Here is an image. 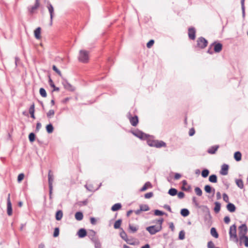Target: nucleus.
<instances>
[{
  "mask_svg": "<svg viewBox=\"0 0 248 248\" xmlns=\"http://www.w3.org/2000/svg\"><path fill=\"white\" fill-rule=\"evenodd\" d=\"M192 203L195 205V206L198 209H202V211L205 213L204 216V219L206 220L207 219H211V216L210 214V212L209 208L206 205H200L199 202L197 200V198L195 196L192 197Z\"/></svg>",
  "mask_w": 248,
  "mask_h": 248,
  "instance_id": "nucleus-1",
  "label": "nucleus"
},
{
  "mask_svg": "<svg viewBox=\"0 0 248 248\" xmlns=\"http://www.w3.org/2000/svg\"><path fill=\"white\" fill-rule=\"evenodd\" d=\"M147 143L150 147H155L157 148L161 147H166V143L162 140H154L150 139H147Z\"/></svg>",
  "mask_w": 248,
  "mask_h": 248,
  "instance_id": "nucleus-2",
  "label": "nucleus"
},
{
  "mask_svg": "<svg viewBox=\"0 0 248 248\" xmlns=\"http://www.w3.org/2000/svg\"><path fill=\"white\" fill-rule=\"evenodd\" d=\"M229 233L230 239H232L235 243H238L239 238L236 233V226L235 224H233L230 227Z\"/></svg>",
  "mask_w": 248,
  "mask_h": 248,
  "instance_id": "nucleus-3",
  "label": "nucleus"
},
{
  "mask_svg": "<svg viewBox=\"0 0 248 248\" xmlns=\"http://www.w3.org/2000/svg\"><path fill=\"white\" fill-rule=\"evenodd\" d=\"M208 44V41L203 37L201 36L197 38L196 45L194 46V47L202 49L207 46Z\"/></svg>",
  "mask_w": 248,
  "mask_h": 248,
  "instance_id": "nucleus-4",
  "label": "nucleus"
},
{
  "mask_svg": "<svg viewBox=\"0 0 248 248\" xmlns=\"http://www.w3.org/2000/svg\"><path fill=\"white\" fill-rule=\"evenodd\" d=\"M131 132L135 137L139 138L141 140H145L150 136L149 135L145 134L138 129L134 131H131Z\"/></svg>",
  "mask_w": 248,
  "mask_h": 248,
  "instance_id": "nucleus-5",
  "label": "nucleus"
},
{
  "mask_svg": "<svg viewBox=\"0 0 248 248\" xmlns=\"http://www.w3.org/2000/svg\"><path fill=\"white\" fill-rule=\"evenodd\" d=\"M78 60L83 63H87L89 60V52L84 50H81L79 52Z\"/></svg>",
  "mask_w": 248,
  "mask_h": 248,
  "instance_id": "nucleus-6",
  "label": "nucleus"
},
{
  "mask_svg": "<svg viewBox=\"0 0 248 248\" xmlns=\"http://www.w3.org/2000/svg\"><path fill=\"white\" fill-rule=\"evenodd\" d=\"M127 118L129 119L131 124L133 126H136L139 123V118L137 115L132 116L130 112L127 113L126 115Z\"/></svg>",
  "mask_w": 248,
  "mask_h": 248,
  "instance_id": "nucleus-7",
  "label": "nucleus"
},
{
  "mask_svg": "<svg viewBox=\"0 0 248 248\" xmlns=\"http://www.w3.org/2000/svg\"><path fill=\"white\" fill-rule=\"evenodd\" d=\"M162 229V226H157L156 225H152L146 228V230L149 232L151 235H154L156 233L160 232Z\"/></svg>",
  "mask_w": 248,
  "mask_h": 248,
  "instance_id": "nucleus-8",
  "label": "nucleus"
},
{
  "mask_svg": "<svg viewBox=\"0 0 248 248\" xmlns=\"http://www.w3.org/2000/svg\"><path fill=\"white\" fill-rule=\"evenodd\" d=\"M211 46H214V51L215 53L220 52L223 48V45L221 43L217 41H215L211 44Z\"/></svg>",
  "mask_w": 248,
  "mask_h": 248,
  "instance_id": "nucleus-9",
  "label": "nucleus"
},
{
  "mask_svg": "<svg viewBox=\"0 0 248 248\" xmlns=\"http://www.w3.org/2000/svg\"><path fill=\"white\" fill-rule=\"evenodd\" d=\"M46 7L49 11V14H50V24L52 25V20L54 16V8L50 3V1H48L47 2V5Z\"/></svg>",
  "mask_w": 248,
  "mask_h": 248,
  "instance_id": "nucleus-10",
  "label": "nucleus"
},
{
  "mask_svg": "<svg viewBox=\"0 0 248 248\" xmlns=\"http://www.w3.org/2000/svg\"><path fill=\"white\" fill-rule=\"evenodd\" d=\"M7 213L9 216H12L13 214L12 205L10 201V194H8L7 199Z\"/></svg>",
  "mask_w": 248,
  "mask_h": 248,
  "instance_id": "nucleus-11",
  "label": "nucleus"
},
{
  "mask_svg": "<svg viewBox=\"0 0 248 248\" xmlns=\"http://www.w3.org/2000/svg\"><path fill=\"white\" fill-rule=\"evenodd\" d=\"M239 230V237H240L242 235H246L248 232V227L246 224H243L238 227Z\"/></svg>",
  "mask_w": 248,
  "mask_h": 248,
  "instance_id": "nucleus-12",
  "label": "nucleus"
},
{
  "mask_svg": "<svg viewBox=\"0 0 248 248\" xmlns=\"http://www.w3.org/2000/svg\"><path fill=\"white\" fill-rule=\"evenodd\" d=\"M196 29L193 27H190L188 29V36L189 39L194 40L196 38Z\"/></svg>",
  "mask_w": 248,
  "mask_h": 248,
  "instance_id": "nucleus-13",
  "label": "nucleus"
},
{
  "mask_svg": "<svg viewBox=\"0 0 248 248\" xmlns=\"http://www.w3.org/2000/svg\"><path fill=\"white\" fill-rule=\"evenodd\" d=\"M62 84L65 89L71 92H73L75 91V88L71 84L68 82V81L66 79L63 78Z\"/></svg>",
  "mask_w": 248,
  "mask_h": 248,
  "instance_id": "nucleus-14",
  "label": "nucleus"
},
{
  "mask_svg": "<svg viewBox=\"0 0 248 248\" xmlns=\"http://www.w3.org/2000/svg\"><path fill=\"white\" fill-rule=\"evenodd\" d=\"M239 245L241 246L243 243L246 247H248V236L247 235H242L239 238Z\"/></svg>",
  "mask_w": 248,
  "mask_h": 248,
  "instance_id": "nucleus-15",
  "label": "nucleus"
},
{
  "mask_svg": "<svg viewBox=\"0 0 248 248\" xmlns=\"http://www.w3.org/2000/svg\"><path fill=\"white\" fill-rule=\"evenodd\" d=\"M40 6V0H35L34 5L28 8L30 14H33L34 10L37 9Z\"/></svg>",
  "mask_w": 248,
  "mask_h": 248,
  "instance_id": "nucleus-16",
  "label": "nucleus"
},
{
  "mask_svg": "<svg viewBox=\"0 0 248 248\" xmlns=\"http://www.w3.org/2000/svg\"><path fill=\"white\" fill-rule=\"evenodd\" d=\"M88 237L93 243L99 240L97 236H96V232L93 230L90 231Z\"/></svg>",
  "mask_w": 248,
  "mask_h": 248,
  "instance_id": "nucleus-17",
  "label": "nucleus"
},
{
  "mask_svg": "<svg viewBox=\"0 0 248 248\" xmlns=\"http://www.w3.org/2000/svg\"><path fill=\"white\" fill-rule=\"evenodd\" d=\"M229 166L228 164H224L221 166L220 173L223 175H226L228 173Z\"/></svg>",
  "mask_w": 248,
  "mask_h": 248,
  "instance_id": "nucleus-18",
  "label": "nucleus"
},
{
  "mask_svg": "<svg viewBox=\"0 0 248 248\" xmlns=\"http://www.w3.org/2000/svg\"><path fill=\"white\" fill-rule=\"evenodd\" d=\"M121 231L120 232V237L127 243H129L130 245H133V243H129L128 242V239L127 237V235L125 232L123 228H121Z\"/></svg>",
  "mask_w": 248,
  "mask_h": 248,
  "instance_id": "nucleus-19",
  "label": "nucleus"
},
{
  "mask_svg": "<svg viewBox=\"0 0 248 248\" xmlns=\"http://www.w3.org/2000/svg\"><path fill=\"white\" fill-rule=\"evenodd\" d=\"M204 191L207 193H213V196L214 195L215 193V189L212 187L210 185H206L204 187Z\"/></svg>",
  "mask_w": 248,
  "mask_h": 248,
  "instance_id": "nucleus-20",
  "label": "nucleus"
},
{
  "mask_svg": "<svg viewBox=\"0 0 248 248\" xmlns=\"http://www.w3.org/2000/svg\"><path fill=\"white\" fill-rule=\"evenodd\" d=\"M139 229V226L138 225L134 226V225L129 223L128 224V232L130 233H135Z\"/></svg>",
  "mask_w": 248,
  "mask_h": 248,
  "instance_id": "nucleus-21",
  "label": "nucleus"
},
{
  "mask_svg": "<svg viewBox=\"0 0 248 248\" xmlns=\"http://www.w3.org/2000/svg\"><path fill=\"white\" fill-rule=\"evenodd\" d=\"M77 234L79 238H84L87 235V232L86 229L84 228H81L78 230V231L77 232Z\"/></svg>",
  "mask_w": 248,
  "mask_h": 248,
  "instance_id": "nucleus-22",
  "label": "nucleus"
},
{
  "mask_svg": "<svg viewBox=\"0 0 248 248\" xmlns=\"http://www.w3.org/2000/svg\"><path fill=\"white\" fill-rule=\"evenodd\" d=\"M54 180V176L51 170H49L48 173V186H53Z\"/></svg>",
  "mask_w": 248,
  "mask_h": 248,
  "instance_id": "nucleus-23",
  "label": "nucleus"
},
{
  "mask_svg": "<svg viewBox=\"0 0 248 248\" xmlns=\"http://www.w3.org/2000/svg\"><path fill=\"white\" fill-rule=\"evenodd\" d=\"M226 208L227 210L231 213L234 212L236 210V206L235 205L232 203L229 202Z\"/></svg>",
  "mask_w": 248,
  "mask_h": 248,
  "instance_id": "nucleus-24",
  "label": "nucleus"
},
{
  "mask_svg": "<svg viewBox=\"0 0 248 248\" xmlns=\"http://www.w3.org/2000/svg\"><path fill=\"white\" fill-rule=\"evenodd\" d=\"M219 147L218 145L212 146L208 149L207 153L211 155L215 154Z\"/></svg>",
  "mask_w": 248,
  "mask_h": 248,
  "instance_id": "nucleus-25",
  "label": "nucleus"
},
{
  "mask_svg": "<svg viewBox=\"0 0 248 248\" xmlns=\"http://www.w3.org/2000/svg\"><path fill=\"white\" fill-rule=\"evenodd\" d=\"M152 185L150 182H147L144 184L143 186L140 189V191L141 192L144 191L149 188H152Z\"/></svg>",
  "mask_w": 248,
  "mask_h": 248,
  "instance_id": "nucleus-26",
  "label": "nucleus"
},
{
  "mask_svg": "<svg viewBox=\"0 0 248 248\" xmlns=\"http://www.w3.org/2000/svg\"><path fill=\"white\" fill-rule=\"evenodd\" d=\"M48 83L50 87L53 88V92H59L60 91V88L59 87H57L55 86L52 79L50 77H49Z\"/></svg>",
  "mask_w": 248,
  "mask_h": 248,
  "instance_id": "nucleus-27",
  "label": "nucleus"
},
{
  "mask_svg": "<svg viewBox=\"0 0 248 248\" xmlns=\"http://www.w3.org/2000/svg\"><path fill=\"white\" fill-rule=\"evenodd\" d=\"M41 28L40 27H38L34 30V37L36 39H39L41 38Z\"/></svg>",
  "mask_w": 248,
  "mask_h": 248,
  "instance_id": "nucleus-28",
  "label": "nucleus"
},
{
  "mask_svg": "<svg viewBox=\"0 0 248 248\" xmlns=\"http://www.w3.org/2000/svg\"><path fill=\"white\" fill-rule=\"evenodd\" d=\"M63 217V212L61 210H58L55 214L56 220L59 221L62 219Z\"/></svg>",
  "mask_w": 248,
  "mask_h": 248,
  "instance_id": "nucleus-29",
  "label": "nucleus"
},
{
  "mask_svg": "<svg viewBox=\"0 0 248 248\" xmlns=\"http://www.w3.org/2000/svg\"><path fill=\"white\" fill-rule=\"evenodd\" d=\"M122 208V204L121 203H117L114 204L111 208V210L112 211H117L119 210Z\"/></svg>",
  "mask_w": 248,
  "mask_h": 248,
  "instance_id": "nucleus-30",
  "label": "nucleus"
},
{
  "mask_svg": "<svg viewBox=\"0 0 248 248\" xmlns=\"http://www.w3.org/2000/svg\"><path fill=\"white\" fill-rule=\"evenodd\" d=\"M75 217L78 221L81 220L83 218V213L80 211L76 212L75 215Z\"/></svg>",
  "mask_w": 248,
  "mask_h": 248,
  "instance_id": "nucleus-31",
  "label": "nucleus"
},
{
  "mask_svg": "<svg viewBox=\"0 0 248 248\" xmlns=\"http://www.w3.org/2000/svg\"><path fill=\"white\" fill-rule=\"evenodd\" d=\"M234 158L236 161H239L242 159V154L240 152L237 151L234 154Z\"/></svg>",
  "mask_w": 248,
  "mask_h": 248,
  "instance_id": "nucleus-32",
  "label": "nucleus"
},
{
  "mask_svg": "<svg viewBox=\"0 0 248 248\" xmlns=\"http://www.w3.org/2000/svg\"><path fill=\"white\" fill-rule=\"evenodd\" d=\"M210 233L212 236H213L215 238H217L219 236L218 233L216 230V229L214 227H212L210 230Z\"/></svg>",
  "mask_w": 248,
  "mask_h": 248,
  "instance_id": "nucleus-33",
  "label": "nucleus"
},
{
  "mask_svg": "<svg viewBox=\"0 0 248 248\" xmlns=\"http://www.w3.org/2000/svg\"><path fill=\"white\" fill-rule=\"evenodd\" d=\"M180 214L182 216L184 217H187L189 214L190 212L189 210L186 208H183L181 210Z\"/></svg>",
  "mask_w": 248,
  "mask_h": 248,
  "instance_id": "nucleus-34",
  "label": "nucleus"
},
{
  "mask_svg": "<svg viewBox=\"0 0 248 248\" xmlns=\"http://www.w3.org/2000/svg\"><path fill=\"white\" fill-rule=\"evenodd\" d=\"M209 181L211 183H216L217 182V177L216 174H212L209 177Z\"/></svg>",
  "mask_w": 248,
  "mask_h": 248,
  "instance_id": "nucleus-35",
  "label": "nucleus"
},
{
  "mask_svg": "<svg viewBox=\"0 0 248 248\" xmlns=\"http://www.w3.org/2000/svg\"><path fill=\"white\" fill-rule=\"evenodd\" d=\"M215 205L214 210L216 213H218L220 210L221 204L218 202H216Z\"/></svg>",
  "mask_w": 248,
  "mask_h": 248,
  "instance_id": "nucleus-36",
  "label": "nucleus"
},
{
  "mask_svg": "<svg viewBox=\"0 0 248 248\" xmlns=\"http://www.w3.org/2000/svg\"><path fill=\"white\" fill-rule=\"evenodd\" d=\"M46 128V130L48 134L52 133L53 132L54 127L51 123L47 124Z\"/></svg>",
  "mask_w": 248,
  "mask_h": 248,
  "instance_id": "nucleus-37",
  "label": "nucleus"
},
{
  "mask_svg": "<svg viewBox=\"0 0 248 248\" xmlns=\"http://www.w3.org/2000/svg\"><path fill=\"white\" fill-rule=\"evenodd\" d=\"M122 219H119L115 221L114 224V228L115 229H120L121 230V225L122 224Z\"/></svg>",
  "mask_w": 248,
  "mask_h": 248,
  "instance_id": "nucleus-38",
  "label": "nucleus"
},
{
  "mask_svg": "<svg viewBox=\"0 0 248 248\" xmlns=\"http://www.w3.org/2000/svg\"><path fill=\"white\" fill-rule=\"evenodd\" d=\"M85 187L88 191H91V192H93V191L97 190L99 188V187L95 189L94 188L93 185H92V184H86L85 185Z\"/></svg>",
  "mask_w": 248,
  "mask_h": 248,
  "instance_id": "nucleus-39",
  "label": "nucleus"
},
{
  "mask_svg": "<svg viewBox=\"0 0 248 248\" xmlns=\"http://www.w3.org/2000/svg\"><path fill=\"white\" fill-rule=\"evenodd\" d=\"M177 190L174 188H170L169 191L168 193L171 196H174L177 194Z\"/></svg>",
  "mask_w": 248,
  "mask_h": 248,
  "instance_id": "nucleus-40",
  "label": "nucleus"
},
{
  "mask_svg": "<svg viewBox=\"0 0 248 248\" xmlns=\"http://www.w3.org/2000/svg\"><path fill=\"white\" fill-rule=\"evenodd\" d=\"M236 184L237 186L238 187H239L241 189L243 188L244 187V184L243 182L242 179H236L235 180Z\"/></svg>",
  "mask_w": 248,
  "mask_h": 248,
  "instance_id": "nucleus-41",
  "label": "nucleus"
},
{
  "mask_svg": "<svg viewBox=\"0 0 248 248\" xmlns=\"http://www.w3.org/2000/svg\"><path fill=\"white\" fill-rule=\"evenodd\" d=\"M154 215L157 216H161L164 215L166 216L167 215V214L165 212L158 209H156L154 211Z\"/></svg>",
  "mask_w": 248,
  "mask_h": 248,
  "instance_id": "nucleus-42",
  "label": "nucleus"
},
{
  "mask_svg": "<svg viewBox=\"0 0 248 248\" xmlns=\"http://www.w3.org/2000/svg\"><path fill=\"white\" fill-rule=\"evenodd\" d=\"M140 207L141 211H147L150 210V208L147 204H140Z\"/></svg>",
  "mask_w": 248,
  "mask_h": 248,
  "instance_id": "nucleus-43",
  "label": "nucleus"
},
{
  "mask_svg": "<svg viewBox=\"0 0 248 248\" xmlns=\"http://www.w3.org/2000/svg\"><path fill=\"white\" fill-rule=\"evenodd\" d=\"M209 174V170L208 169H204L202 171L201 175L202 177L206 178L207 177Z\"/></svg>",
  "mask_w": 248,
  "mask_h": 248,
  "instance_id": "nucleus-44",
  "label": "nucleus"
},
{
  "mask_svg": "<svg viewBox=\"0 0 248 248\" xmlns=\"http://www.w3.org/2000/svg\"><path fill=\"white\" fill-rule=\"evenodd\" d=\"M39 93L41 96L43 97H46L47 96V93L46 90L43 88H41L39 90Z\"/></svg>",
  "mask_w": 248,
  "mask_h": 248,
  "instance_id": "nucleus-45",
  "label": "nucleus"
},
{
  "mask_svg": "<svg viewBox=\"0 0 248 248\" xmlns=\"http://www.w3.org/2000/svg\"><path fill=\"white\" fill-rule=\"evenodd\" d=\"M35 137H36V136L34 133L31 132V133H30V134L29 135V141L31 142H33L35 140Z\"/></svg>",
  "mask_w": 248,
  "mask_h": 248,
  "instance_id": "nucleus-46",
  "label": "nucleus"
},
{
  "mask_svg": "<svg viewBox=\"0 0 248 248\" xmlns=\"http://www.w3.org/2000/svg\"><path fill=\"white\" fill-rule=\"evenodd\" d=\"M195 192L198 196H201L202 195V191L199 187H196L194 189Z\"/></svg>",
  "mask_w": 248,
  "mask_h": 248,
  "instance_id": "nucleus-47",
  "label": "nucleus"
},
{
  "mask_svg": "<svg viewBox=\"0 0 248 248\" xmlns=\"http://www.w3.org/2000/svg\"><path fill=\"white\" fill-rule=\"evenodd\" d=\"M245 0H241V8L243 17H245Z\"/></svg>",
  "mask_w": 248,
  "mask_h": 248,
  "instance_id": "nucleus-48",
  "label": "nucleus"
},
{
  "mask_svg": "<svg viewBox=\"0 0 248 248\" xmlns=\"http://www.w3.org/2000/svg\"><path fill=\"white\" fill-rule=\"evenodd\" d=\"M185 232L184 231L182 230L179 232V236H178L179 239L183 240L185 239Z\"/></svg>",
  "mask_w": 248,
  "mask_h": 248,
  "instance_id": "nucleus-49",
  "label": "nucleus"
},
{
  "mask_svg": "<svg viewBox=\"0 0 248 248\" xmlns=\"http://www.w3.org/2000/svg\"><path fill=\"white\" fill-rule=\"evenodd\" d=\"M60 233V229L58 227H56L55 228L53 236L54 237H57L59 236Z\"/></svg>",
  "mask_w": 248,
  "mask_h": 248,
  "instance_id": "nucleus-50",
  "label": "nucleus"
},
{
  "mask_svg": "<svg viewBox=\"0 0 248 248\" xmlns=\"http://www.w3.org/2000/svg\"><path fill=\"white\" fill-rule=\"evenodd\" d=\"M55 114V111L53 109H50L46 113V116L48 118H51L52 116Z\"/></svg>",
  "mask_w": 248,
  "mask_h": 248,
  "instance_id": "nucleus-51",
  "label": "nucleus"
},
{
  "mask_svg": "<svg viewBox=\"0 0 248 248\" xmlns=\"http://www.w3.org/2000/svg\"><path fill=\"white\" fill-rule=\"evenodd\" d=\"M52 69L57 73L60 76L62 77V75L61 71L57 67V66L55 65L52 66Z\"/></svg>",
  "mask_w": 248,
  "mask_h": 248,
  "instance_id": "nucleus-52",
  "label": "nucleus"
},
{
  "mask_svg": "<svg viewBox=\"0 0 248 248\" xmlns=\"http://www.w3.org/2000/svg\"><path fill=\"white\" fill-rule=\"evenodd\" d=\"M24 176H25L24 174L23 173H21L19 174L17 176V182L20 183L23 180Z\"/></svg>",
  "mask_w": 248,
  "mask_h": 248,
  "instance_id": "nucleus-53",
  "label": "nucleus"
},
{
  "mask_svg": "<svg viewBox=\"0 0 248 248\" xmlns=\"http://www.w3.org/2000/svg\"><path fill=\"white\" fill-rule=\"evenodd\" d=\"M34 107H35V105L34 103H32L31 105L30 108H29V113L30 114L34 113V111H35Z\"/></svg>",
  "mask_w": 248,
  "mask_h": 248,
  "instance_id": "nucleus-54",
  "label": "nucleus"
},
{
  "mask_svg": "<svg viewBox=\"0 0 248 248\" xmlns=\"http://www.w3.org/2000/svg\"><path fill=\"white\" fill-rule=\"evenodd\" d=\"M95 248H101V244L99 240L93 242Z\"/></svg>",
  "mask_w": 248,
  "mask_h": 248,
  "instance_id": "nucleus-55",
  "label": "nucleus"
},
{
  "mask_svg": "<svg viewBox=\"0 0 248 248\" xmlns=\"http://www.w3.org/2000/svg\"><path fill=\"white\" fill-rule=\"evenodd\" d=\"M155 43V41L153 39L150 40L146 44V46L148 48H151Z\"/></svg>",
  "mask_w": 248,
  "mask_h": 248,
  "instance_id": "nucleus-56",
  "label": "nucleus"
},
{
  "mask_svg": "<svg viewBox=\"0 0 248 248\" xmlns=\"http://www.w3.org/2000/svg\"><path fill=\"white\" fill-rule=\"evenodd\" d=\"M154 196V193L153 192H150L148 193H146L144 195V198L145 199H150L152 198Z\"/></svg>",
  "mask_w": 248,
  "mask_h": 248,
  "instance_id": "nucleus-57",
  "label": "nucleus"
},
{
  "mask_svg": "<svg viewBox=\"0 0 248 248\" xmlns=\"http://www.w3.org/2000/svg\"><path fill=\"white\" fill-rule=\"evenodd\" d=\"M182 189L185 191L190 192L191 190V186L190 185H188L186 187L182 186Z\"/></svg>",
  "mask_w": 248,
  "mask_h": 248,
  "instance_id": "nucleus-58",
  "label": "nucleus"
},
{
  "mask_svg": "<svg viewBox=\"0 0 248 248\" xmlns=\"http://www.w3.org/2000/svg\"><path fill=\"white\" fill-rule=\"evenodd\" d=\"M223 200L226 202H228V203L229 202V198L228 196V195L226 194V193H223Z\"/></svg>",
  "mask_w": 248,
  "mask_h": 248,
  "instance_id": "nucleus-59",
  "label": "nucleus"
},
{
  "mask_svg": "<svg viewBox=\"0 0 248 248\" xmlns=\"http://www.w3.org/2000/svg\"><path fill=\"white\" fill-rule=\"evenodd\" d=\"M163 221L164 219L161 217L159 219L156 220L155 221H154V222L158 223L159 224L158 226H162Z\"/></svg>",
  "mask_w": 248,
  "mask_h": 248,
  "instance_id": "nucleus-60",
  "label": "nucleus"
},
{
  "mask_svg": "<svg viewBox=\"0 0 248 248\" xmlns=\"http://www.w3.org/2000/svg\"><path fill=\"white\" fill-rule=\"evenodd\" d=\"M195 130L194 128H191L189 129L188 134L189 136H192L195 134Z\"/></svg>",
  "mask_w": 248,
  "mask_h": 248,
  "instance_id": "nucleus-61",
  "label": "nucleus"
},
{
  "mask_svg": "<svg viewBox=\"0 0 248 248\" xmlns=\"http://www.w3.org/2000/svg\"><path fill=\"white\" fill-rule=\"evenodd\" d=\"M207 247L208 248H216L215 247L214 243L211 241L208 242L207 244Z\"/></svg>",
  "mask_w": 248,
  "mask_h": 248,
  "instance_id": "nucleus-62",
  "label": "nucleus"
},
{
  "mask_svg": "<svg viewBox=\"0 0 248 248\" xmlns=\"http://www.w3.org/2000/svg\"><path fill=\"white\" fill-rule=\"evenodd\" d=\"M178 197L179 199H182L185 197V193L183 192L180 191L179 192H177Z\"/></svg>",
  "mask_w": 248,
  "mask_h": 248,
  "instance_id": "nucleus-63",
  "label": "nucleus"
},
{
  "mask_svg": "<svg viewBox=\"0 0 248 248\" xmlns=\"http://www.w3.org/2000/svg\"><path fill=\"white\" fill-rule=\"evenodd\" d=\"M42 126L40 122H37L36 124V127L35 131L38 132Z\"/></svg>",
  "mask_w": 248,
  "mask_h": 248,
  "instance_id": "nucleus-64",
  "label": "nucleus"
}]
</instances>
